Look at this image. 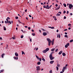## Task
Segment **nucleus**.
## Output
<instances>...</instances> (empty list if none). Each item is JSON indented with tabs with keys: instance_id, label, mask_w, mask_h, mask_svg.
Listing matches in <instances>:
<instances>
[{
	"instance_id": "f257e3e1",
	"label": "nucleus",
	"mask_w": 73,
	"mask_h": 73,
	"mask_svg": "<svg viewBox=\"0 0 73 73\" xmlns=\"http://www.w3.org/2000/svg\"><path fill=\"white\" fill-rule=\"evenodd\" d=\"M46 40L48 42V46H50V44H51V40L49 38H47Z\"/></svg>"
},
{
	"instance_id": "f03ea898",
	"label": "nucleus",
	"mask_w": 73,
	"mask_h": 73,
	"mask_svg": "<svg viewBox=\"0 0 73 73\" xmlns=\"http://www.w3.org/2000/svg\"><path fill=\"white\" fill-rule=\"evenodd\" d=\"M49 58L50 60H53L54 58V57H53V56H52V54H50V55Z\"/></svg>"
},
{
	"instance_id": "7ed1b4c3",
	"label": "nucleus",
	"mask_w": 73,
	"mask_h": 73,
	"mask_svg": "<svg viewBox=\"0 0 73 73\" xmlns=\"http://www.w3.org/2000/svg\"><path fill=\"white\" fill-rule=\"evenodd\" d=\"M40 66H38L36 67V70H37V71L40 70Z\"/></svg>"
},
{
	"instance_id": "20e7f679",
	"label": "nucleus",
	"mask_w": 73,
	"mask_h": 73,
	"mask_svg": "<svg viewBox=\"0 0 73 73\" xmlns=\"http://www.w3.org/2000/svg\"><path fill=\"white\" fill-rule=\"evenodd\" d=\"M73 5L70 4H69V9H72V7H73Z\"/></svg>"
},
{
	"instance_id": "39448f33",
	"label": "nucleus",
	"mask_w": 73,
	"mask_h": 73,
	"mask_svg": "<svg viewBox=\"0 0 73 73\" xmlns=\"http://www.w3.org/2000/svg\"><path fill=\"white\" fill-rule=\"evenodd\" d=\"M58 37L60 38L61 37V34L59 33L57 35V38H58Z\"/></svg>"
},
{
	"instance_id": "423d86ee",
	"label": "nucleus",
	"mask_w": 73,
	"mask_h": 73,
	"mask_svg": "<svg viewBox=\"0 0 73 73\" xmlns=\"http://www.w3.org/2000/svg\"><path fill=\"white\" fill-rule=\"evenodd\" d=\"M68 46H69V43H68L65 45V48H67Z\"/></svg>"
},
{
	"instance_id": "0eeeda50",
	"label": "nucleus",
	"mask_w": 73,
	"mask_h": 73,
	"mask_svg": "<svg viewBox=\"0 0 73 73\" xmlns=\"http://www.w3.org/2000/svg\"><path fill=\"white\" fill-rule=\"evenodd\" d=\"M54 39L52 40V41H51L52 45H53L54 44Z\"/></svg>"
},
{
	"instance_id": "6e6552de",
	"label": "nucleus",
	"mask_w": 73,
	"mask_h": 73,
	"mask_svg": "<svg viewBox=\"0 0 73 73\" xmlns=\"http://www.w3.org/2000/svg\"><path fill=\"white\" fill-rule=\"evenodd\" d=\"M46 9H49L50 8V7L49 6V5H47L46 7Z\"/></svg>"
},
{
	"instance_id": "1a4fd4ad",
	"label": "nucleus",
	"mask_w": 73,
	"mask_h": 73,
	"mask_svg": "<svg viewBox=\"0 0 73 73\" xmlns=\"http://www.w3.org/2000/svg\"><path fill=\"white\" fill-rule=\"evenodd\" d=\"M54 62V60H52L50 62V64H53Z\"/></svg>"
},
{
	"instance_id": "9d476101",
	"label": "nucleus",
	"mask_w": 73,
	"mask_h": 73,
	"mask_svg": "<svg viewBox=\"0 0 73 73\" xmlns=\"http://www.w3.org/2000/svg\"><path fill=\"white\" fill-rule=\"evenodd\" d=\"M15 55L17 56L18 57L19 56V54L17 53V52H16L15 53Z\"/></svg>"
},
{
	"instance_id": "9b49d317",
	"label": "nucleus",
	"mask_w": 73,
	"mask_h": 73,
	"mask_svg": "<svg viewBox=\"0 0 73 73\" xmlns=\"http://www.w3.org/2000/svg\"><path fill=\"white\" fill-rule=\"evenodd\" d=\"M62 53V50H61L58 53L59 54H61Z\"/></svg>"
},
{
	"instance_id": "f8f14e48",
	"label": "nucleus",
	"mask_w": 73,
	"mask_h": 73,
	"mask_svg": "<svg viewBox=\"0 0 73 73\" xmlns=\"http://www.w3.org/2000/svg\"><path fill=\"white\" fill-rule=\"evenodd\" d=\"M49 48H47L46 49V52H48V51H49Z\"/></svg>"
},
{
	"instance_id": "ddd939ff",
	"label": "nucleus",
	"mask_w": 73,
	"mask_h": 73,
	"mask_svg": "<svg viewBox=\"0 0 73 73\" xmlns=\"http://www.w3.org/2000/svg\"><path fill=\"white\" fill-rule=\"evenodd\" d=\"M62 54L63 56H66V54H65L64 52H63Z\"/></svg>"
},
{
	"instance_id": "4468645a",
	"label": "nucleus",
	"mask_w": 73,
	"mask_h": 73,
	"mask_svg": "<svg viewBox=\"0 0 73 73\" xmlns=\"http://www.w3.org/2000/svg\"><path fill=\"white\" fill-rule=\"evenodd\" d=\"M5 55V54H3L2 55H1V57L2 58H4V56Z\"/></svg>"
},
{
	"instance_id": "2eb2a0df",
	"label": "nucleus",
	"mask_w": 73,
	"mask_h": 73,
	"mask_svg": "<svg viewBox=\"0 0 73 73\" xmlns=\"http://www.w3.org/2000/svg\"><path fill=\"white\" fill-rule=\"evenodd\" d=\"M42 52L45 53H46V49L42 51Z\"/></svg>"
},
{
	"instance_id": "dca6fc26",
	"label": "nucleus",
	"mask_w": 73,
	"mask_h": 73,
	"mask_svg": "<svg viewBox=\"0 0 73 73\" xmlns=\"http://www.w3.org/2000/svg\"><path fill=\"white\" fill-rule=\"evenodd\" d=\"M60 14L59 13H58L56 14V16L57 17L59 16H60Z\"/></svg>"
},
{
	"instance_id": "f3484780",
	"label": "nucleus",
	"mask_w": 73,
	"mask_h": 73,
	"mask_svg": "<svg viewBox=\"0 0 73 73\" xmlns=\"http://www.w3.org/2000/svg\"><path fill=\"white\" fill-rule=\"evenodd\" d=\"M43 35L44 36H46V33H43Z\"/></svg>"
},
{
	"instance_id": "a211bd4d",
	"label": "nucleus",
	"mask_w": 73,
	"mask_h": 73,
	"mask_svg": "<svg viewBox=\"0 0 73 73\" xmlns=\"http://www.w3.org/2000/svg\"><path fill=\"white\" fill-rule=\"evenodd\" d=\"M63 5L64 6V7H66V4H63Z\"/></svg>"
},
{
	"instance_id": "6ab92c4d",
	"label": "nucleus",
	"mask_w": 73,
	"mask_h": 73,
	"mask_svg": "<svg viewBox=\"0 0 73 73\" xmlns=\"http://www.w3.org/2000/svg\"><path fill=\"white\" fill-rule=\"evenodd\" d=\"M36 58H37V59H38V60H39V57H38V56H36Z\"/></svg>"
},
{
	"instance_id": "aec40b11",
	"label": "nucleus",
	"mask_w": 73,
	"mask_h": 73,
	"mask_svg": "<svg viewBox=\"0 0 73 73\" xmlns=\"http://www.w3.org/2000/svg\"><path fill=\"white\" fill-rule=\"evenodd\" d=\"M10 20V18L9 17H7V19H6V20Z\"/></svg>"
},
{
	"instance_id": "412c9836",
	"label": "nucleus",
	"mask_w": 73,
	"mask_h": 73,
	"mask_svg": "<svg viewBox=\"0 0 73 73\" xmlns=\"http://www.w3.org/2000/svg\"><path fill=\"white\" fill-rule=\"evenodd\" d=\"M53 17H54V18H55L54 19V20H56V21L57 20V19H56V17H54V16Z\"/></svg>"
},
{
	"instance_id": "4be33fe9",
	"label": "nucleus",
	"mask_w": 73,
	"mask_h": 73,
	"mask_svg": "<svg viewBox=\"0 0 73 73\" xmlns=\"http://www.w3.org/2000/svg\"><path fill=\"white\" fill-rule=\"evenodd\" d=\"M4 71V70H0L1 72H3Z\"/></svg>"
},
{
	"instance_id": "5701e85b",
	"label": "nucleus",
	"mask_w": 73,
	"mask_h": 73,
	"mask_svg": "<svg viewBox=\"0 0 73 73\" xmlns=\"http://www.w3.org/2000/svg\"><path fill=\"white\" fill-rule=\"evenodd\" d=\"M41 63L40 62H38L37 63V65H40Z\"/></svg>"
},
{
	"instance_id": "b1692460",
	"label": "nucleus",
	"mask_w": 73,
	"mask_h": 73,
	"mask_svg": "<svg viewBox=\"0 0 73 73\" xmlns=\"http://www.w3.org/2000/svg\"><path fill=\"white\" fill-rule=\"evenodd\" d=\"M66 69V67H64L63 68V69H64V70H65V69Z\"/></svg>"
},
{
	"instance_id": "393cba45",
	"label": "nucleus",
	"mask_w": 73,
	"mask_h": 73,
	"mask_svg": "<svg viewBox=\"0 0 73 73\" xmlns=\"http://www.w3.org/2000/svg\"><path fill=\"white\" fill-rule=\"evenodd\" d=\"M42 60L43 61H45V59H44V58H42Z\"/></svg>"
},
{
	"instance_id": "a878e982",
	"label": "nucleus",
	"mask_w": 73,
	"mask_h": 73,
	"mask_svg": "<svg viewBox=\"0 0 73 73\" xmlns=\"http://www.w3.org/2000/svg\"><path fill=\"white\" fill-rule=\"evenodd\" d=\"M56 68L57 69V70H58V67L57 66L56 67Z\"/></svg>"
},
{
	"instance_id": "bb28decb",
	"label": "nucleus",
	"mask_w": 73,
	"mask_h": 73,
	"mask_svg": "<svg viewBox=\"0 0 73 73\" xmlns=\"http://www.w3.org/2000/svg\"><path fill=\"white\" fill-rule=\"evenodd\" d=\"M22 54H25V53L24 52V51H22Z\"/></svg>"
},
{
	"instance_id": "cd10ccee",
	"label": "nucleus",
	"mask_w": 73,
	"mask_h": 73,
	"mask_svg": "<svg viewBox=\"0 0 73 73\" xmlns=\"http://www.w3.org/2000/svg\"><path fill=\"white\" fill-rule=\"evenodd\" d=\"M4 31H6V30H7L6 28H5V27H4Z\"/></svg>"
},
{
	"instance_id": "c85d7f7f",
	"label": "nucleus",
	"mask_w": 73,
	"mask_h": 73,
	"mask_svg": "<svg viewBox=\"0 0 73 73\" xmlns=\"http://www.w3.org/2000/svg\"><path fill=\"white\" fill-rule=\"evenodd\" d=\"M54 50H55V48H53V49H52L51 50V51H54Z\"/></svg>"
},
{
	"instance_id": "c756f323",
	"label": "nucleus",
	"mask_w": 73,
	"mask_h": 73,
	"mask_svg": "<svg viewBox=\"0 0 73 73\" xmlns=\"http://www.w3.org/2000/svg\"><path fill=\"white\" fill-rule=\"evenodd\" d=\"M58 48H57L56 50H55V52H57V51H58Z\"/></svg>"
},
{
	"instance_id": "7c9ffc66",
	"label": "nucleus",
	"mask_w": 73,
	"mask_h": 73,
	"mask_svg": "<svg viewBox=\"0 0 73 73\" xmlns=\"http://www.w3.org/2000/svg\"><path fill=\"white\" fill-rule=\"evenodd\" d=\"M73 41V40H70V42H72Z\"/></svg>"
},
{
	"instance_id": "2f4dec72",
	"label": "nucleus",
	"mask_w": 73,
	"mask_h": 73,
	"mask_svg": "<svg viewBox=\"0 0 73 73\" xmlns=\"http://www.w3.org/2000/svg\"><path fill=\"white\" fill-rule=\"evenodd\" d=\"M50 73H52V70H51L49 72Z\"/></svg>"
},
{
	"instance_id": "473e14b6",
	"label": "nucleus",
	"mask_w": 73,
	"mask_h": 73,
	"mask_svg": "<svg viewBox=\"0 0 73 73\" xmlns=\"http://www.w3.org/2000/svg\"><path fill=\"white\" fill-rule=\"evenodd\" d=\"M60 7H59L58 8H56V10H58V9H60Z\"/></svg>"
},
{
	"instance_id": "72a5a7b5",
	"label": "nucleus",
	"mask_w": 73,
	"mask_h": 73,
	"mask_svg": "<svg viewBox=\"0 0 73 73\" xmlns=\"http://www.w3.org/2000/svg\"><path fill=\"white\" fill-rule=\"evenodd\" d=\"M32 35H33V36H35V34L33 33V34H32Z\"/></svg>"
},
{
	"instance_id": "f704fd0d",
	"label": "nucleus",
	"mask_w": 73,
	"mask_h": 73,
	"mask_svg": "<svg viewBox=\"0 0 73 73\" xmlns=\"http://www.w3.org/2000/svg\"><path fill=\"white\" fill-rule=\"evenodd\" d=\"M43 5H44L43 6L44 8H46V6H45V5H44V4H43Z\"/></svg>"
},
{
	"instance_id": "c9c22d12",
	"label": "nucleus",
	"mask_w": 73,
	"mask_h": 73,
	"mask_svg": "<svg viewBox=\"0 0 73 73\" xmlns=\"http://www.w3.org/2000/svg\"><path fill=\"white\" fill-rule=\"evenodd\" d=\"M19 19V17H15L16 19Z\"/></svg>"
},
{
	"instance_id": "e433bc0d",
	"label": "nucleus",
	"mask_w": 73,
	"mask_h": 73,
	"mask_svg": "<svg viewBox=\"0 0 73 73\" xmlns=\"http://www.w3.org/2000/svg\"><path fill=\"white\" fill-rule=\"evenodd\" d=\"M57 66L58 67H60V64H57Z\"/></svg>"
},
{
	"instance_id": "4c0bfd02",
	"label": "nucleus",
	"mask_w": 73,
	"mask_h": 73,
	"mask_svg": "<svg viewBox=\"0 0 73 73\" xmlns=\"http://www.w3.org/2000/svg\"><path fill=\"white\" fill-rule=\"evenodd\" d=\"M10 24H11V22L10 21H9V23Z\"/></svg>"
},
{
	"instance_id": "58836bf2",
	"label": "nucleus",
	"mask_w": 73,
	"mask_h": 73,
	"mask_svg": "<svg viewBox=\"0 0 73 73\" xmlns=\"http://www.w3.org/2000/svg\"><path fill=\"white\" fill-rule=\"evenodd\" d=\"M51 29H54V27H51Z\"/></svg>"
},
{
	"instance_id": "ea45409f",
	"label": "nucleus",
	"mask_w": 73,
	"mask_h": 73,
	"mask_svg": "<svg viewBox=\"0 0 73 73\" xmlns=\"http://www.w3.org/2000/svg\"><path fill=\"white\" fill-rule=\"evenodd\" d=\"M28 29L29 30H30V29H31V27H28Z\"/></svg>"
},
{
	"instance_id": "a19ab883",
	"label": "nucleus",
	"mask_w": 73,
	"mask_h": 73,
	"mask_svg": "<svg viewBox=\"0 0 73 73\" xmlns=\"http://www.w3.org/2000/svg\"><path fill=\"white\" fill-rule=\"evenodd\" d=\"M30 42H32V38H30Z\"/></svg>"
},
{
	"instance_id": "79ce46f5",
	"label": "nucleus",
	"mask_w": 73,
	"mask_h": 73,
	"mask_svg": "<svg viewBox=\"0 0 73 73\" xmlns=\"http://www.w3.org/2000/svg\"><path fill=\"white\" fill-rule=\"evenodd\" d=\"M64 37H68V36H67V35H65L64 36Z\"/></svg>"
},
{
	"instance_id": "37998d69",
	"label": "nucleus",
	"mask_w": 73,
	"mask_h": 73,
	"mask_svg": "<svg viewBox=\"0 0 73 73\" xmlns=\"http://www.w3.org/2000/svg\"><path fill=\"white\" fill-rule=\"evenodd\" d=\"M7 21V23H8V24L9 23V21H8V20L7 19L6 20Z\"/></svg>"
},
{
	"instance_id": "c03bdc74",
	"label": "nucleus",
	"mask_w": 73,
	"mask_h": 73,
	"mask_svg": "<svg viewBox=\"0 0 73 73\" xmlns=\"http://www.w3.org/2000/svg\"><path fill=\"white\" fill-rule=\"evenodd\" d=\"M39 59L40 61H41V60H42L41 58H39Z\"/></svg>"
},
{
	"instance_id": "a18cd8bd",
	"label": "nucleus",
	"mask_w": 73,
	"mask_h": 73,
	"mask_svg": "<svg viewBox=\"0 0 73 73\" xmlns=\"http://www.w3.org/2000/svg\"><path fill=\"white\" fill-rule=\"evenodd\" d=\"M64 70H65L63 69L62 70V72H64Z\"/></svg>"
},
{
	"instance_id": "49530a36",
	"label": "nucleus",
	"mask_w": 73,
	"mask_h": 73,
	"mask_svg": "<svg viewBox=\"0 0 73 73\" xmlns=\"http://www.w3.org/2000/svg\"><path fill=\"white\" fill-rule=\"evenodd\" d=\"M65 13H66V11H64V12H63V13L64 14H65Z\"/></svg>"
},
{
	"instance_id": "de8ad7c7",
	"label": "nucleus",
	"mask_w": 73,
	"mask_h": 73,
	"mask_svg": "<svg viewBox=\"0 0 73 73\" xmlns=\"http://www.w3.org/2000/svg\"><path fill=\"white\" fill-rule=\"evenodd\" d=\"M23 36H21V38H23Z\"/></svg>"
},
{
	"instance_id": "09e8293b",
	"label": "nucleus",
	"mask_w": 73,
	"mask_h": 73,
	"mask_svg": "<svg viewBox=\"0 0 73 73\" xmlns=\"http://www.w3.org/2000/svg\"><path fill=\"white\" fill-rule=\"evenodd\" d=\"M18 21H19V23H21V24H22V23H21V22H20V21L19 20Z\"/></svg>"
},
{
	"instance_id": "8fccbe9b",
	"label": "nucleus",
	"mask_w": 73,
	"mask_h": 73,
	"mask_svg": "<svg viewBox=\"0 0 73 73\" xmlns=\"http://www.w3.org/2000/svg\"><path fill=\"white\" fill-rule=\"evenodd\" d=\"M25 12H27V9H26L25 10Z\"/></svg>"
},
{
	"instance_id": "3c124183",
	"label": "nucleus",
	"mask_w": 73,
	"mask_h": 73,
	"mask_svg": "<svg viewBox=\"0 0 73 73\" xmlns=\"http://www.w3.org/2000/svg\"><path fill=\"white\" fill-rule=\"evenodd\" d=\"M26 20H28V17H26Z\"/></svg>"
},
{
	"instance_id": "603ef678",
	"label": "nucleus",
	"mask_w": 73,
	"mask_h": 73,
	"mask_svg": "<svg viewBox=\"0 0 73 73\" xmlns=\"http://www.w3.org/2000/svg\"><path fill=\"white\" fill-rule=\"evenodd\" d=\"M68 26H70V25H71V24H69L68 25Z\"/></svg>"
},
{
	"instance_id": "864d4df0",
	"label": "nucleus",
	"mask_w": 73,
	"mask_h": 73,
	"mask_svg": "<svg viewBox=\"0 0 73 73\" xmlns=\"http://www.w3.org/2000/svg\"><path fill=\"white\" fill-rule=\"evenodd\" d=\"M66 17L64 16V19H66Z\"/></svg>"
},
{
	"instance_id": "5fc2aeb1",
	"label": "nucleus",
	"mask_w": 73,
	"mask_h": 73,
	"mask_svg": "<svg viewBox=\"0 0 73 73\" xmlns=\"http://www.w3.org/2000/svg\"><path fill=\"white\" fill-rule=\"evenodd\" d=\"M29 16L30 17H32V16L31 15H29Z\"/></svg>"
},
{
	"instance_id": "6e6d98bb",
	"label": "nucleus",
	"mask_w": 73,
	"mask_h": 73,
	"mask_svg": "<svg viewBox=\"0 0 73 73\" xmlns=\"http://www.w3.org/2000/svg\"><path fill=\"white\" fill-rule=\"evenodd\" d=\"M31 31L32 32H35V31H34V30H33V29H32L31 30Z\"/></svg>"
},
{
	"instance_id": "4d7b16f0",
	"label": "nucleus",
	"mask_w": 73,
	"mask_h": 73,
	"mask_svg": "<svg viewBox=\"0 0 73 73\" xmlns=\"http://www.w3.org/2000/svg\"><path fill=\"white\" fill-rule=\"evenodd\" d=\"M58 13H59L60 14H61V11L59 12Z\"/></svg>"
},
{
	"instance_id": "13d9d810",
	"label": "nucleus",
	"mask_w": 73,
	"mask_h": 73,
	"mask_svg": "<svg viewBox=\"0 0 73 73\" xmlns=\"http://www.w3.org/2000/svg\"><path fill=\"white\" fill-rule=\"evenodd\" d=\"M67 30H68V29H65L64 30V31H67Z\"/></svg>"
},
{
	"instance_id": "bf43d9fd",
	"label": "nucleus",
	"mask_w": 73,
	"mask_h": 73,
	"mask_svg": "<svg viewBox=\"0 0 73 73\" xmlns=\"http://www.w3.org/2000/svg\"><path fill=\"white\" fill-rule=\"evenodd\" d=\"M21 31L22 32H23V33H24V31H23V30H21Z\"/></svg>"
},
{
	"instance_id": "052dcab7",
	"label": "nucleus",
	"mask_w": 73,
	"mask_h": 73,
	"mask_svg": "<svg viewBox=\"0 0 73 73\" xmlns=\"http://www.w3.org/2000/svg\"><path fill=\"white\" fill-rule=\"evenodd\" d=\"M14 58L15 60H16V57H14Z\"/></svg>"
},
{
	"instance_id": "680f3d73",
	"label": "nucleus",
	"mask_w": 73,
	"mask_h": 73,
	"mask_svg": "<svg viewBox=\"0 0 73 73\" xmlns=\"http://www.w3.org/2000/svg\"><path fill=\"white\" fill-rule=\"evenodd\" d=\"M67 14H68V13H69V11H67Z\"/></svg>"
},
{
	"instance_id": "e2e57ef3",
	"label": "nucleus",
	"mask_w": 73,
	"mask_h": 73,
	"mask_svg": "<svg viewBox=\"0 0 73 73\" xmlns=\"http://www.w3.org/2000/svg\"><path fill=\"white\" fill-rule=\"evenodd\" d=\"M5 24H7V21H5Z\"/></svg>"
},
{
	"instance_id": "0e129e2a",
	"label": "nucleus",
	"mask_w": 73,
	"mask_h": 73,
	"mask_svg": "<svg viewBox=\"0 0 73 73\" xmlns=\"http://www.w3.org/2000/svg\"><path fill=\"white\" fill-rule=\"evenodd\" d=\"M70 15L71 16H72V15H73V14H72V13H70Z\"/></svg>"
},
{
	"instance_id": "69168bd1",
	"label": "nucleus",
	"mask_w": 73,
	"mask_h": 73,
	"mask_svg": "<svg viewBox=\"0 0 73 73\" xmlns=\"http://www.w3.org/2000/svg\"><path fill=\"white\" fill-rule=\"evenodd\" d=\"M58 31H59L58 30H56V32H58Z\"/></svg>"
},
{
	"instance_id": "338daca9",
	"label": "nucleus",
	"mask_w": 73,
	"mask_h": 73,
	"mask_svg": "<svg viewBox=\"0 0 73 73\" xmlns=\"http://www.w3.org/2000/svg\"><path fill=\"white\" fill-rule=\"evenodd\" d=\"M70 29H71V28H70V27H69L68 28V29H69V30H70Z\"/></svg>"
},
{
	"instance_id": "774afa93",
	"label": "nucleus",
	"mask_w": 73,
	"mask_h": 73,
	"mask_svg": "<svg viewBox=\"0 0 73 73\" xmlns=\"http://www.w3.org/2000/svg\"><path fill=\"white\" fill-rule=\"evenodd\" d=\"M68 64H66L65 65V67H66V66H68Z\"/></svg>"
}]
</instances>
